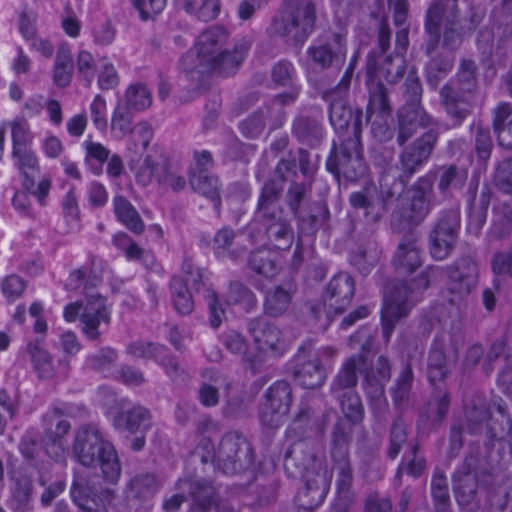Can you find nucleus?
<instances>
[{
  "label": "nucleus",
  "instance_id": "nucleus-1",
  "mask_svg": "<svg viewBox=\"0 0 512 512\" xmlns=\"http://www.w3.org/2000/svg\"><path fill=\"white\" fill-rule=\"evenodd\" d=\"M295 172L294 160L279 161L274 169L277 178L264 182L257 201L253 221L261 227L267 242L274 248L287 250L294 241V230L291 222L280 204L285 173Z\"/></svg>",
  "mask_w": 512,
  "mask_h": 512
},
{
  "label": "nucleus",
  "instance_id": "nucleus-2",
  "mask_svg": "<svg viewBox=\"0 0 512 512\" xmlns=\"http://www.w3.org/2000/svg\"><path fill=\"white\" fill-rule=\"evenodd\" d=\"M73 456L82 466L100 467L106 482L115 484L121 475V464L114 445L104 439L94 426H83L76 431L72 447Z\"/></svg>",
  "mask_w": 512,
  "mask_h": 512
},
{
  "label": "nucleus",
  "instance_id": "nucleus-3",
  "mask_svg": "<svg viewBox=\"0 0 512 512\" xmlns=\"http://www.w3.org/2000/svg\"><path fill=\"white\" fill-rule=\"evenodd\" d=\"M436 271V268L429 266L409 283L396 281L387 286L381 309L382 333L386 341L390 340L396 324L410 313L414 306L413 294L428 289Z\"/></svg>",
  "mask_w": 512,
  "mask_h": 512
},
{
  "label": "nucleus",
  "instance_id": "nucleus-4",
  "mask_svg": "<svg viewBox=\"0 0 512 512\" xmlns=\"http://www.w3.org/2000/svg\"><path fill=\"white\" fill-rule=\"evenodd\" d=\"M228 36L224 27L212 26L199 35L194 46L204 59V67H213L216 74L224 77L237 71L250 47L247 41H241L230 51L225 48Z\"/></svg>",
  "mask_w": 512,
  "mask_h": 512
},
{
  "label": "nucleus",
  "instance_id": "nucleus-5",
  "mask_svg": "<svg viewBox=\"0 0 512 512\" xmlns=\"http://www.w3.org/2000/svg\"><path fill=\"white\" fill-rule=\"evenodd\" d=\"M375 337L368 327H362L351 335L348 344L359 352L348 357L331 381L330 393L336 394L355 390L358 384V372H363L373 358Z\"/></svg>",
  "mask_w": 512,
  "mask_h": 512
},
{
  "label": "nucleus",
  "instance_id": "nucleus-6",
  "mask_svg": "<svg viewBox=\"0 0 512 512\" xmlns=\"http://www.w3.org/2000/svg\"><path fill=\"white\" fill-rule=\"evenodd\" d=\"M363 113L355 120V132L353 137L343 140L339 147L333 143L326 167L340 182L341 178L346 181L355 182L364 177L367 172V165L362 155V146L359 139Z\"/></svg>",
  "mask_w": 512,
  "mask_h": 512
},
{
  "label": "nucleus",
  "instance_id": "nucleus-7",
  "mask_svg": "<svg viewBox=\"0 0 512 512\" xmlns=\"http://www.w3.org/2000/svg\"><path fill=\"white\" fill-rule=\"evenodd\" d=\"M285 6L282 18L273 20V30L288 44L302 45L314 30L315 3L312 0H285Z\"/></svg>",
  "mask_w": 512,
  "mask_h": 512
},
{
  "label": "nucleus",
  "instance_id": "nucleus-8",
  "mask_svg": "<svg viewBox=\"0 0 512 512\" xmlns=\"http://www.w3.org/2000/svg\"><path fill=\"white\" fill-rule=\"evenodd\" d=\"M423 88L416 72H409L404 83V104L397 111V124H399L398 141H405L416 128H428L436 124L422 106Z\"/></svg>",
  "mask_w": 512,
  "mask_h": 512
},
{
  "label": "nucleus",
  "instance_id": "nucleus-9",
  "mask_svg": "<svg viewBox=\"0 0 512 512\" xmlns=\"http://www.w3.org/2000/svg\"><path fill=\"white\" fill-rule=\"evenodd\" d=\"M434 176L426 174L408 189V205L391 215V227L400 232L419 226L429 215L431 203L429 197L433 193Z\"/></svg>",
  "mask_w": 512,
  "mask_h": 512
},
{
  "label": "nucleus",
  "instance_id": "nucleus-10",
  "mask_svg": "<svg viewBox=\"0 0 512 512\" xmlns=\"http://www.w3.org/2000/svg\"><path fill=\"white\" fill-rule=\"evenodd\" d=\"M419 129L416 128L415 132L402 143L398 141L399 124H396V143L402 148L399 154L401 173L398 180L403 186H406L412 176L430 159L439 139V131L431 128L408 143Z\"/></svg>",
  "mask_w": 512,
  "mask_h": 512
},
{
  "label": "nucleus",
  "instance_id": "nucleus-11",
  "mask_svg": "<svg viewBox=\"0 0 512 512\" xmlns=\"http://www.w3.org/2000/svg\"><path fill=\"white\" fill-rule=\"evenodd\" d=\"M284 469L289 477L301 478L327 471L323 454L319 453L311 440L293 442L284 453Z\"/></svg>",
  "mask_w": 512,
  "mask_h": 512
},
{
  "label": "nucleus",
  "instance_id": "nucleus-12",
  "mask_svg": "<svg viewBox=\"0 0 512 512\" xmlns=\"http://www.w3.org/2000/svg\"><path fill=\"white\" fill-rule=\"evenodd\" d=\"M215 457L218 467L225 474L242 473L254 463L250 443L237 432H230L222 437Z\"/></svg>",
  "mask_w": 512,
  "mask_h": 512
},
{
  "label": "nucleus",
  "instance_id": "nucleus-13",
  "mask_svg": "<svg viewBox=\"0 0 512 512\" xmlns=\"http://www.w3.org/2000/svg\"><path fill=\"white\" fill-rule=\"evenodd\" d=\"M424 29L427 34L424 53L428 58L424 65L425 79L431 88H436L452 71L455 55L440 49V26L424 24Z\"/></svg>",
  "mask_w": 512,
  "mask_h": 512
},
{
  "label": "nucleus",
  "instance_id": "nucleus-14",
  "mask_svg": "<svg viewBox=\"0 0 512 512\" xmlns=\"http://www.w3.org/2000/svg\"><path fill=\"white\" fill-rule=\"evenodd\" d=\"M292 380L304 389L320 388L326 378V369L321 359L313 354L312 343L301 344L288 366Z\"/></svg>",
  "mask_w": 512,
  "mask_h": 512
},
{
  "label": "nucleus",
  "instance_id": "nucleus-15",
  "mask_svg": "<svg viewBox=\"0 0 512 512\" xmlns=\"http://www.w3.org/2000/svg\"><path fill=\"white\" fill-rule=\"evenodd\" d=\"M448 277V299L457 305L466 299L478 283V265L471 253H463L455 262L446 267Z\"/></svg>",
  "mask_w": 512,
  "mask_h": 512
},
{
  "label": "nucleus",
  "instance_id": "nucleus-16",
  "mask_svg": "<svg viewBox=\"0 0 512 512\" xmlns=\"http://www.w3.org/2000/svg\"><path fill=\"white\" fill-rule=\"evenodd\" d=\"M203 275L200 268L191 260H185L182 265V275L174 276L170 281L172 304L181 315H189L194 310L193 293L198 292L203 285Z\"/></svg>",
  "mask_w": 512,
  "mask_h": 512
},
{
  "label": "nucleus",
  "instance_id": "nucleus-17",
  "mask_svg": "<svg viewBox=\"0 0 512 512\" xmlns=\"http://www.w3.org/2000/svg\"><path fill=\"white\" fill-rule=\"evenodd\" d=\"M463 411L466 422V428L470 434H480L484 427H487V433L493 439L489 432V426L495 425L499 427L501 424L505 426V420L501 417L492 420L489 403L483 393L474 392L466 395L463 400Z\"/></svg>",
  "mask_w": 512,
  "mask_h": 512
},
{
  "label": "nucleus",
  "instance_id": "nucleus-18",
  "mask_svg": "<svg viewBox=\"0 0 512 512\" xmlns=\"http://www.w3.org/2000/svg\"><path fill=\"white\" fill-rule=\"evenodd\" d=\"M366 71L368 76L366 84L369 99L365 121L368 123L373 115H376L377 118H387L392 112V107L386 86L381 81L374 78L377 71V62L374 52L367 56Z\"/></svg>",
  "mask_w": 512,
  "mask_h": 512
},
{
  "label": "nucleus",
  "instance_id": "nucleus-19",
  "mask_svg": "<svg viewBox=\"0 0 512 512\" xmlns=\"http://www.w3.org/2000/svg\"><path fill=\"white\" fill-rule=\"evenodd\" d=\"M15 164L23 175V186L27 192L37 197L41 205H44L46 196L49 193L51 181L48 178L42 179L37 185L35 178L39 174L38 159L30 149L12 151Z\"/></svg>",
  "mask_w": 512,
  "mask_h": 512
},
{
  "label": "nucleus",
  "instance_id": "nucleus-20",
  "mask_svg": "<svg viewBox=\"0 0 512 512\" xmlns=\"http://www.w3.org/2000/svg\"><path fill=\"white\" fill-rule=\"evenodd\" d=\"M391 196V193L385 195L379 191L373 183H367L361 190L350 194L349 203L354 209L363 210L368 222L377 223L387 213V199Z\"/></svg>",
  "mask_w": 512,
  "mask_h": 512
},
{
  "label": "nucleus",
  "instance_id": "nucleus-21",
  "mask_svg": "<svg viewBox=\"0 0 512 512\" xmlns=\"http://www.w3.org/2000/svg\"><path fill=\"white\" fill-rule=\"evenodd\" d=\"M90 283L85 285L87 303L80 314L82 332L90 340H98L101 336L99 326L101 322L109 324L110 313L106 307V300L99 294L89 292Z\"/></svg>",
  "mask_w": 512,
  "mask_h": 512
},
{
  "label": "nucleus",
  "instance_id": "nucleus-22",
  "mask_svg": "<svg viewBox=\"0 0 512 512\" xmlns=\"http://www.w3.org/2000/svg\"><path fill=\"white\" fill-rule=\"evenodd\" d=\"M307 55L320 69L339 68L345 62V39L340 34H333L329 41L309 47Z\"/></svg>",
  "mask_w": 512,
  "mask_h": 512
},
{
  "label": "nucleus",
  "instance_id": "nucleus-23",
  "mask_svg": "<svg viewBox=\"0 0 512 512\" xmlns=\"http://www.w3.org/2000/svg\"><path fill=\"white\" fill-rule=\"evenodd\" d=\"M392 265L402 275L411 274L422 265L418 236L413 230L407 231L401 238Z\"/></svg>",
  "mask_w": 512,
  "mask_h": 512
},
{
  "label": "nucleus",
  "instance_id": "nucleus-24",
  "mask_svg": "<svg viewBox=\"0 0 512 512\" xmlns=\"http://www.w3.org/2000/svg\"><path fill=\"white\" fill-rule=\"evenodd\" d=\"M299 235L314 236L319 230H331V214L325 201H312L309 206L294 216Z\"/></svg>",
  "mask_w": 512,
  "mask_h": 512
},
{
  "label": "nucleus",
  "instance_id": "nucleus-25",
  "mask_svg": "<svg viewBox=\"0 0 512 512\" xmlns=\"http://www.w3.org/2000/svg\"><path fill=\"white\" fill-rule=\"evenodd\" d=\"M305 485L299 490L296 501L299 508L313 511L320 506L329 491L331 476L327 471L302 477Z\"/></svg>",
  "mask_w": 512,
  "mask_h": 512
},
{
  "label": "nucleus",
  "instance_id": "nucleus-26",
  "mask_svg": "<svg viewBox=\"0 0 512 512\" xmlns=\"http://www.w3.org/2000/svg\"><path fill=\"white\" fill-rule=\"evenodd\" d=\"M355 294V282L347 272H339L328 283L323 300L335 313H343L350 305Z\"/></svg>",
  "mask_w": 512,
  "mask_h": 512
},
{
  "label": "nucleus",
  "instance_id": "nucleus-27",
  "mask_svg": "<svg viewBox=\"0 0 512 512\" xmlns=\"http://www.w3.org/2000/svg\"><path fill=\"white\" fill-rule=\"evenodd\" d=\"M177 487L188 493L191 499V512H209L219 495L212 483L205 479L179 480Z\"/></svg>",
  "mask_w": 512,
  "mask_h": 512
},
{
  "label": "nucleus",
  "instance_id": "nucleus-28",
  "mask_svg": "<svg viewBox=\"0 0 512 512\" xmlns=\"http://www.w3.org/2000/svg\"><path fill=\"white\" fill-rule=\"evenodd\" d=\"M124 403L125 400L121 402V408L113 417V427L118 431L130 434L145 433L151 426L150 411L141 405L125 408Z\"/></svg>",
  "mask_w": 512,
  "mask_h": 512
},
{
  "label": "nucleus",
  "instance_id": "nucleus-29",
  "mask_svg": "<svg viewBox=\"0 0 512 512\" xmlns=\"http://www.w3.org/2000/svg\"><path fill=\"white\" fill-rule=\"evenodd\" d=\"M247 331L260 350L279 351L281 331L263 316L247 321Z\"/></svg>",
  "mask_w": 512,
  "mask_h": 512
},
{
  "label": "nucleus",
  "instance_id": "nucleus-30",
  "mask_svg": "<svg viewBox=\"0 0 512 512\" xmlns=\"http://www.w3.org/2000/svg\"><path fill=\"white\" fill-rule=\"evenodd\" d=\"M347 418H336L329 434L331 460L350 459L349 448L353 440L354 426Z\"/></svg>",
  "mask_w": 512,
  "mask_h": 512
},
{
  "label": "nucleus",
  "instance_id": "nucleus-31",
  "mask_svg": "<svg viewBox=\"0 0 512 512\" xmlns=\"http://www.w3.org/2000/svg\"><path fill=\"white\" fill-rule=\"evenodd\" d=\"M291 133L296 140L310 148H317L323 141V127L319 119L309 115H297L292 121Z\"/></svg>",
  "mask_w": 512,
  "mask_h": 512
},
{
  "label": "nucleus",
  "instance_id": "nucleus-32",
  "mask_svg": "<svg viewBox=\"0 0 512 512\" xmlns=\"http://www.w3.org/2000/svg\"><path fill=\"white\" fill-rule=\"evenodd\" d=\"M440 104L446 114L452 119L453 127L460 126L470 113L466 95L461 94L450 84H445L439 92Z\"/></svg>",
  "mask_w": 512,
  "mask_h": 512
},
{
  "label": "nucleus",
  "instance_id": "nucleus-33",
  "mask_svg": "<svg viewBox=\"0 0 512 512\" xmlns=\"http://www.w3.org/2000/svg\"><path fill=\"white\" fill-rule=\"evenodd\" d=\"M428 174L437 180V188L444 198H451L453 192L462 190L467 182V169L456 164L442 165Z\"/></svg>",
  "mask_w": 512,
  "mask_h": 512
},
{
  "label": "nucleus",
  "instance_id": "nucleus-34",
  "mask_svg": "<svg viewBox=\"0 0 512 512\" xmlns=\"http://www.w3.org/2000/svg\"><path fill=\"white\" fill-rule=\"evenodd\" d=\"M267 398V407L271 413L269 423L278 422L274 416L282 417L289 413L293 402L292 388L285 380L276 381L265 393Z\"/></svg>",
  "mask_w": 512,
  "mask_h": 512
},
{
  "label": "nucleus",
  "instance_id": "nucleus-35",
  "mask_svg": "<svg viewBox=\"0 0 512 512\" xmlns=\"http://www.w3.org/2000/svg\"><path fill=\"white\" fill-rule=\"evenodd\" d=\"M456 361V356L451 359L446 355L444 343L436 340L429 352L427 362L428 380L436 386L437 382H444L451 371V363Z\"/></svg>",
  "mask_w": 512,
  "mask_h": 512
},
{
  "label": "nucleus",
  "instance_id": "nucleus-36",
  "mask_svg": "<svg viewBox=\"0 0 512 512\" xmlns=\"http://www.w3.org/2000/svg\"><path fill=\"white\" fill-rule=\"evenodd\" d=\"M189 184L192 190L213 203L217 212L221 207L220 184L217 177L210 173L190 174Z\"/></svg>",
  "mask_w": 512,
  "mask_h": 512
},
{
  "label": "nucleus",
  "instance_id": "nucleus-37",
  "mask_svg": "<svg viewBox=\"0 0 512 512\" xmlns=\"http://www.w3.org/2000/svg\"><path fill=\"white\" fill-rule=\"evenodd\" d=\"M453 491L459 505H470L477 496L478 478L476 473L455 471L452 476Z\"/></svg>",
  "mask_w": 512,
  "mask_h": 512
},
{
  "label": "nucleus",
  "instance_id": "nucleus-38",
  "mask_svg": "<svg viewBox=\"0 0 512 512\" xmlns=\"http://www.w3.org/2000/svg\"><path fill=\"white\" fill-rule=\"evenodd\" d=\"M294 291L291 288H285L277 285L266 292L263 309L264 313L270 317H279L289 308Z\"/></svg>",
  "mask_w": 512,
  "mask_h": 512
},
{
  "label": "nucleus",
  "instance_id": "nucleus-39",
  "mask_svg": "<svg viewBox=\"0 0 512 512\" xmlns=\"http://www.w3.org/2000/svg\"><path fill=\"white\" fill-rule=\"evenodd\" d=\"M413 380L414 374L412 366L411 364L406 363L395 379L394 386L391 388L393 404L398 410H400L401 414L402 411L408 407Z\"/></svg>",
  "mask_w": 512,
  "mask_h": 512
},
{
  "label": "nucleus",
  "instance_id": "nucleus-40",
  "mask_svg": "<svg viewBox=\"0 0 512 512\" xmlns=\"http://www.w3.org/2000/svg\"><path fill=\"white\" fill-rule=\"evenodd\" d=\"M26 351L30 356L33 369L41 380H48L54 377L55 367L51 354L41 347L38 341L29 342Z\"/></svg>",
  "mask_w": 512,
  "mask_h": 512
},
{
  "label": "nucleus",
  "instance_id": "nucleus-41",
  "mask_svg": "<svg viewBox=\"0 0 512 512\" xmlns=\"http://www.w3.org/2000/svg\"><path fill=\"white\" fill-rule=\"evenodd\" d=\"M443 20L445 24L442 34L440 33V49L454 55L463 42L459 15L445 14L442 21Z\"/></svg>",
  "mask_w": 512,
  "mask_h": 512
},
{
  "label": "nucleus",
  "instance_id": "nucleus-42",
  "mask_svg": "<svg viewBox=\"0 0 512 512\" xmlns=\"http://www.w3.org/2000/svg\"><path fill=\"white\" fill-rule=\"evenodd\" d=\"M339 403L343 416L337 418H347L351 423L360 424L364 419V406L359 394L355 390H348L336 394H331Z\"/></svg>",
  "mask_w": 512,
  "mask_h": 512
},
{
  "label": "nucleus",
  "instance_id": "nucleus-43",
  "mask_svg": "<svg viewBox=\"0 0 512 512\" xmlns=\"http://www.w3.org/2000/svg\"><path fill=\"white\" fill-rule=\"evenodd\" d=\"M114 211L118 220L125 225L128 230L137 235L143 233L145 229L144 222L138 211L125 197L116 196L114 198Z\"/></svg>",
  "mask_w": 512,
  "mask_h": 512
},
{
  "label": "nucleus",
  "instance_id": "nucleus-44",
  "mask_svg": "<svg viewBox=\"0 0 512 512\" xmlns=\"http://www.w3.org/2000/svg\"><path fill=\"white\" fill-rule=\"evenodd\" d=\"M312 186L311 182L291 181L285 194V202L291 214L296 216L312 201H309Z\"/></svg>",
  "mask_w": 512,
  "mask_h": 512
},
{
  "label": "nucleus",
  "instance_id": "nucleus-45",
  "mask_svg": "<svg viewBox=\"0 0 512 512\" xmlns=\"http://www.w3.org/2000/svg\"><path fill=\"white\" fill-rule=\"evenodd\" d=\"M12 505L15 511L24 512L30 508L33 483L26 474L18 473L13 476Z\"/></svg>",
  "mask_w": 512,
  "mask_h": 512
},
{
  "label": "nucleus",
  "instance_id": "nucleus-46",
  "mask_svg": "<svg viewBox=\"0 0 512 512\" xmlns=\"http://www.w3.org/2000/svg\"><path fill=\"white\" fill-rule=\"evenodd\" d=\"M478 67L475 61L467 58L460 59L458 70L455 76L458 90L461 94L474 93L478 88L477 78Z\"/></svg>",
  "mask_w": 512,
  "mask_h": 512
},
{
  "label": "nucleus",
  "instance_id": "nucleus-47",
  "mask_svg": "<svg viewBox=\"0 0 512 512\" xmlns=\"http://www.w3.org/2000/svg\"><path fill=\"white\" fill-rule=\"evenodd\" d=\"M408 440L407 424L401 413L397 414L389 428V441L386 456L393 460L400 454Z\"/></svg>",
  "mask_w": 512,
  "mask_h": 512
},
{
  "label": "nucleus",
  "instance_id": "nucleus-48",
  "mask_svg": "<svg viewBox=\"0 0 512 512\" xmlns=\"http://www.w3.org/2000/svg\"><path fill=\"white\" fill-rule=\"evenodd\" d=\"M71 497L79 510L89 508H101L97 502L101 498L97 495V490L91 486L84 478H75L71 487Z\"/></svg>",
  "mask_w": 512,
  "mask_h": 512
},
{
  "label": "nucleus",
  "instance_id": "nucleus-49",
  "mask_svg": "<svg viewBox=\"0 0 512 512\" xmlns=\"http://www.w3.org/2000/svg\"><path fill=\"white\" fill-rule=\"evenodd\" d=\"M429 251L435 260L446 259L454 250L458 236L431 229L429 233Z\"/></svg>",
  "mask_w": 512,
  "mask_h": 512
},
{
  "label": "nucleus",
  "instance_id": "nucleus-50",
  "mask_svg": "<svg viewBox=\"0 0 512 512\" xmlns=\"http://www.w3.org/2000/svg\"><path fill=\"white\" fill-rule=\"evenodd\" d=\"M226 303L241 305L246 312L252 311L257 305L254 292L241 281H231L226 293Z\"/></svg>",
  "mask_w": 512,
  "mask_h": 512
},
{
  "label": "nucleus",
  "instance_id": "nucleus-51",
  "mask_svg": "<svg viewBox=\"0 0 512 512\" xmlns=\"http://www.w3.org/2000/svg\"><path fill=\"white\" fill-rule=\"evenodd\" d=\"M203 60L199 51L194 47L182 56L180 67L189 78L194 81H201L206 74H216V70L213 67H204Z\"/></svg>",
  "mask_w": 512,
  "mask_h": 512
},
{
  "label": "nucleus",
  "instance_id": "nucleus-52",
  "mask_svg": "<svg viewBox=\"0 0 512 512\" xmlns=\"http://www.w3.org/2000/svg\"><path fill=\"white\" fill-rule=\"evenodd\" d=\"M359 111L361 110H356L354 115L351 107L347 106L342 99H334L330 104L329 119L335 130L344 131L349 127L353 119L354 121L356 120L359 115ZM353 126L355 127V122L353 123ZM354 132L355 130L353 133Z\"/></svg>",
  "mask_w": 512,
  "mask_h": 512
},
{
  "label": "nucleus",
  "instance_id": "nucleus-53",
  "mask_svg": "<svg viewBox=\"0 0 512 512\" xmlns=\"http://www.w3.org/2000/svg\"><path fill=\"white\" fill-rule=\"evenodd\" d=\"M431 495L437 512H447L450 506V496L447 479L442 470L436 469L431 479Z\"/></svg>",
  "mask_w": 512,
  "mask_h": 512
},
{
  "label": "nucleus",
  "instance_id": "nucleus-54",
  "mask_svg": "<svg viewBox=\"0 0 512 512\" xmlns=\"http://www.w3.org/2000/svg\"><path fill=\"white\" fill-rule=\"evenodd\" d=\"M119 102L131 111L139 112L151 106L152 97L145 85L137 83L128 87L124 100Z\"/></svg>",
  "mask_w": 512,
  "mask_h": 512
},
{
  "label": "nucleus",
  "instance_id": "nucleus-55",
  "mask_svg": "<svg viewBox=\"0 0 512 512\" xmlns=\"http://www.w3.org/2000/svg\"><path fill=\"white\" fill-rule=\"evenodd\" d=\"M248 266L255 273L272 278L278 273L275 257L267 250L253 251L248 259Z\"/></svg>",
  "mask_w": 512,
  "mask_h": 512
},
{
  "label": "nucleus",
  "instance_id": "nucleus-56",
  "mask_svg": "<svg viewBox=\"0 0 512 512\" xmlns=\"http://www.w3.org/2000/svg\"><path fill=\"white\" fill-rule=\"evenodd\" d=\"M380 258V250L375 241H369L365 246H361L351 256V263L362 274H367Z\"/></svg>",
  "mask_w": 512,
  "mask_h": 512
},
{
  "label": "nucleus",
  "instance_id": "nucleus-57",
  "mask_svg": "<svg viewBox=\"0 0 512 512\" xmlns=\"http://www.w3.org/2000/svg\"><path fill=\"white\" fill-rule=\"evenodd\" d=\"M271 114L269 106H263L249 115L240 125L241 133L250 139L257 138L266 127V120Z\"/></svg>",
  "mask_w": 512,
  "mask_h": 512
},
{
  "label": "nucleus",
  "instance_id": "nucleus-58",
  "mask_svg": "<svg viewBox=\"0 0 512 512\" xmlns=\"http://www.w3.org/2000/svg\"><path fill=\"white\" fill-rule=\"evenodd\" d=\"M158 489L156 477L152 473H141L134 476L129 483L132 497L146 500L153 496Z\"/></svg>",
  "mask_w": 512,
  "mask_h": 512
},
{
  "label": "nucleus",
  "instance_id": "nucleus-59",
  "mask_svg": "<svg viewBox=\"0 0 512 512\" xmlns=\"http://www.w3.org/2000/svg\"><path fill=\"white\" fill-rule=\"evenodd\" d=\"M491 200V192L490 189L485 187L482 189L478 200H476L475 197H473L472 201L470 202V227L474 228L475 230L481 229L483 224L486 221L487 211L488 207L490 205Z\"/></svg>",
  "mask_w": 512,
  "mask_h": 512
},
{
  "label": "nucleus",
  "instance_id": "nucleus-60",
  "mask_svg": "<svg viewBox=\"0 0 512 512\" xmlns=\"http://www.w3.org/2000/svg\"><path fill=\"white\" fill-rule=\"evenodd\" d=\"M317 425L315 410L308 403H301L291 424V430L299 436H305Z\"/></svg>",
  "mask_w": 512,
  "mask_h": 512
},
{
  "label": "nucleus",
  "instance_id": "nucleus-61",
  "mask_svg": "<svg viewBox=\"0 0 512 512\" xmlns=\"http://www.w3.org/2000/svg\"><path fill=\"white\" fill-rule=\"evenodd\" d=\"M445 14L459 15L458 0H434L426 12L424 24L440 26Z\"/></svg>",
  "mask_w": 512,
  "mask_h": 512
},
{
  "label": "nucleus",
  "instance_id": "nucleus-62",
  "mask_svg": "<svg viewBox=\"0 0 512 512\" xmlns=\"http://www.w3.org/2000/svg\"><path fill=\"white\" fill-rule=\"evenodd\" d=\"M419 444L415 442L410 448V454L403 456L402 462L399 465L396 477H400L402 471L405 469L406 472L414 478L420 477L426 469V460L423 456L419 455Z\"/></svg>",
  "mask_w": 512,
  "mask_h": 512
},
{
  "label": "nucleus",
  "instance_id": "nucleus-63",
  "mask_svg": "<svg viewBox=\"0 0 512 512\" xmlns=\"http://www.w3.org/2000/svg\"><path fill=\"white\" fill-rule=\"evenodd\" d=\"M166 350V347L161 344L143 340L132 341L126 347V353L128 355L146 360L156 359Z\"/></svg>",
  "mask_w": 512,
  "mask_h": 512
},
{
  "label": "nucleus",
  "instance_id": "nucleus-64",
  "mask_svg": "<svg viewBox=\"0 0 512 512\" xmlns=\"http://www.w3.org/2000/svg\"><path fill=\"white\" fill-rule=\"evenodd\" d=\"M382 72L386 81L390 83H396L405 74L406 71V60L401 54L387 55L382 64Z\"/></svg>",
  "mask_w": 512,
  "mask_h": 512
}]
</instances>
